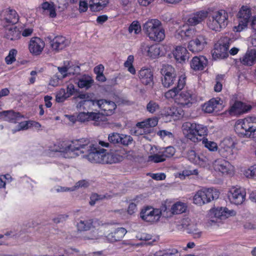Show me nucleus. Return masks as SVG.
<instances>
[{"label":"nucleus","instance_id":"0e129e2a","mask_svg":"<svg viewBox=\"0 0 256 256\" xmlns=\"http://www.w3.org/2000/svg\"><path fill=\"white\" fill-rule=\"evenodd\" d=\"M137 210V206L134 202H130L128 208V212L130 214H134Z\"/></svg>","mask_w":256,"mask_h":256},{"label":"nucleus","instance_id":"338daca9","mask_svg":"<svg viewBox=\"0 0 256 256\" xmlns=\"http://www.w3.org/2000/svg\"><path fill=\"white\" fill-rule=\"evenodd\" d=\"M134 60V57L132 55L128 56L127 60L124 62V66L126 68L132 66V64Z\"/></svg>","mask_w":256,"mask_h":256},{"label":"nucleus","instance_id":"052dcab7","mask_svg":"<svg viewBox=\"0 0 256 256\" xmlns=\"http://www.w3.org/2000/svg\"><path fill=\"white\" fill-rule=\"evenodd\" d=\"M88 8V4L86 0H80L79 12H86Z\"/></svg>","mask_w":256,"mask_h":256},{"label":"nucleus","instance_id":"69168bd1","mask_svg":"<svg viewBox=\"0 0 256 256\" xmlns=\"http://www.w3.org/2000/svg\"><path fill=\"white\" fill-rule=\"evenodd\" d=\"M104 66L102 64H98V66H96L94 69V72L95 74H100L104 73Z\"/></svg>","mask_w":256,"mask_h":256},{"label":"nucleus","instance_id":"e2e57ef3","mask_svg":"<svg viewBox=\"0 0 256 256\" xmlns=\"http://www.w3.org/2000/svg\"><path fill=\"white\" fill-rule=\"evenodd\" d=\"M69 68L66 66L58 68L59 72L58 74L60 75V77H62V78H65L67 76L66 73Z\"/></svg>","mask_w":256,"mask_h":256},{"label":"nucleus","instance_id":"13d9d810","mask_svg":"<svg viewBox=\"0 0 256 256\" xmlns=\"http://www.w3.org/2000/svg\"><path fill=\"white\" fill-rule=\"evenodd\" d=\"M62 79V78L60 77V75L58 73H56L51 78L49 84L52 86H56L59 84L60 80Z\"/></svg>","mask_w":256,"mask_h":256},{"label":"nucleus","instance_id":"09e8293b","mask_svg":"<svg viewBox=\"0 0 256 256\" xmlns=\"http://www.w3.org/2000/svg\"><path fill=\"white\" fill-rule=\"evenodd\" d=\"M160 109L159 104L154 100H150L146 105V110L150 113L154 114Z\"/></svg>","mask_w":256,"mask_h":256},{"label":"nucleus","instance_id":"dca6fc26","mask_svg":"<svg viewBox=\"0 0 256 256\" xmlns=\"http://www.w3.org/2000/svg\"><path fill=\"white\" fill-rule=\"evenodd\" d=\"M158 123L157 118H148L136 124L137 131L140 130V134H148L151 132V128L156 126Z\"/></svg>","mask_w":256,"mask_h":256},{"label":"nucleus","instance_id":"4c0bfd02","mask_svg":"<svg viewBox=\"0 0 256 256\" xmlns=\"http://www.w3.org/2000/svg\"><path fill=\"white\" fill-rule=\"evenodd\" d=\"M187 206L185 203L181 202H178L174 204L170 208V214H180L186 212Z\"/></svg>","mask_w":256,"mask_h":256},{"label":"nucleus","instance_id":"412c9836","mask_svg":"<svg viewBox=\"0 0 256 256\" xmlns=\"http://www.w3.org/2000/svg\"><path fill=\"white\" fill-rule=\"evenodd\" d=\"M21 31L16 26L9 24L4 26V38L10 40H16L21 38Z\"/></svg>","mask_w":256,"mask_h":256},{"label":"nucleus","instance_id":"4be33fe9","mask_svg":"<svg viewBox=\"0 0 256 256\" xmlns=\"http://www.w3.org/2000/svg\"><path fill=\"white\" fill-rule=\"evenodd\" d=\"M70 42L66 37L57 36L50 41V45L52 50L59 52L68 46Z\"/></svg>","mask_w":256,"mask_h":256},{"label":"nucleus","instance_id":"0eeeda50","mask_svg":"<svg viewBox=\"0 0 256 256\" xmlns=\"http://www.w3.org/2000/svg\"><path fill=\"white\" fill-rule=\"evenodd\" d=\"M220 194L219 190L214 188H202L196 192L193 198V202L202 206L218 198Z\"/></svg>","mask_w":256,"mask_h":256},{"label":"nucleus","instance_id":"6e6d98bb","mask_svg":"<svg viewBox=\"0 0 256 256\" xmlns=\"http://www.w3.org/2000/svg\"><path fill=\"white\" fill-rule=\"evenodd\" d=\"M121 134L118 133H112L108 136V140L110 142L114 144H119L120 141Z\"/></svg>","mask_w":256,"mask_h":256},{"label":"nucleus","instance_id":"de8ad7c7","mask_svg":"<svg viewBox=\"0 0 256 256\" xmlns=\"http://www.w3.org/2000/svg\"><path fill=\"white\" fill-rule=\"evenodd\" d=\"M187 158L192 163L194 164H200L199 155H197L194 150H190L188 151L187 153Z\"/></svg>","mask_w":256,"mask_h":256},{"label":"nucleus","instance_id":"79ce46f5","mask_svg":"<svg viewBox=\"0 0 256 256\" xmlns=\"http://www.w3.org/2000/svg\"><path fill=\"white\" fill-rule=\"evenodd\" d=\"M17 50L12 48L9 51L8 54L5 58V62L7 64H11L16 60Z\"/></svg>","mask_w":256,"mask_h":256},{"label":"nucleus","instance_id":"ddd939ff","mask_svg":"<svg viewBox=\"0 0 256 256\" xmlns=\"http://www.w3.org/2000/svg\"><path fill=\"white\" fill-rule=\"evenodd\" d=\"M230 101L228 112L232 116H238L245 114L252 109V106L240 100Z\"/></svg>","mask_w":256,"mask_h":256},{"label":"nucleus","instance_id":"a211bd4d","mask_svg":"<svg viewBox=\"0 0 256 256\" xmlns=\"http://www.w3.org/2000/svg\"><path fill=\"white\" fill-rule=\"evenodd\" d=\"M207 44L206 38L202 35H198L188 42V48L193 53L202 51Z\"/></svg>","mask_w":256,"mask_h":256},{"label":"nucleus","instance_id":"864d4df0","mask_svg":"<svg viewBox=\"0 0 256 256\" xmlns=\"http://www.w3.org/2000/svg\"><path fill=\"white\" fill-rule=\"evenodd\" d=\"M78 92V90L76 88L74 84L68 83L67 84L66 93L70 98Z\"/></svg>","mask_w":256,"mask_h":256},{"label":"nucleus","instance_id":"b1692460","mask_svg":"<svg viewBox=\"0 0 256 256\" xmlns=\"http://www.w3.org/2000/svg\"><path fill=\"white\" fill-rule=\"evenodd\" d=\"M138 78L140 82L145 86L153 84V72L150 68H142L138 72Z\"/></svg>","mask_w":256,"mask_h":256},{"label":"nucleus","instance_id":"ea45409f","mask_svg":"<svg viewBox=\"0 0 256 256\" xmlns=\"http://www.w3.org/2000/svg\"><path fill=\"white\" fill-rule=\"evenodd\" d=\"M195 34L194 28H191L190 26L188 28L184 27L182 29L178 30V34L182 38V39L186 38H190Z\"/></svg>","mask_w":256,"mask_h":256},{"label":"nucleus","instance_id":"58836bf2","mask_svg":"<svg viewBox=\"0 0 256 256\" xmlns=\"http://www.w3.org/2000/svg\"><path fill=\"white\" fill-rule=\"evenodd\" d=\"M42 8L44 10H48L49 11V16L50 18H54L56 16V8L53 2H43L42 4Z\"/></svg>","mask_w":256,"mask_h":256},{"label":"nucleus","instance_id":"473e14b6","mask_svg":"<svg viewBox=\"0 0 256 256\" xmlns=\"http://www.w3.org/2000/svg\"><path fill=\"white\" fill-rule=\"evenodd\" d=\"M236 214V212L234 210H229L227 208L221 207L215 210L214 216L216 218L223 220L234 216Z\"/></svg>","mask_w":256,"mask_h":256},{"label":"nucleus","instance_id":"774afa93","mask_svg":"<svg viewBox=\"0 0 256 256\" xmlns=\"http://www.w3.org/2000/svg\"><path fill=\"white\" fill-rule=\"evenodd\" d=\"M224 142L228 148H234L235 146V142L233 141L232 138H228L224 140Z\"/></svg>","mask_w":256,"mask_h":256},{"label":"nucleus","instance_id":"e433bc0d","mask_svg":"<svg viewBox=\"0 0 256 256\" xmlns=\"http://www.w3.org/2000/svg\"><path fill=\"white\" fill-rule=\"evenodd\" d=\"M108 2L107 0H91L90 8L92 12H98L106 6Z\"/></svg>","mask_w":256,"mask_h":256},{"label":"nucleus","instance_id":"a18cd8bd","mask_svg":"<svg viewBox=\"0 0 256 256\" xmlns=\"http://www.w3.org/2000/svg\"><path fill=\"white\" fill-rule=\"evenodd\" d=\"M68 98L66 93L65 89L61 88L56 94V101L57 102H63Z\"/></svg>","mask_w":256,"mask_h":256},{"label":"nucleus","instance_id":"8fccbe9b","mask_svg":"<svg viewBox=\"0 0 256 256\" xmlns=\"http://www.w3.org/2000/svg\"><path fill=\"white\" fill-rule=\"evenodd\" d=\"M141 26L138 21H134L128 27L130 33L134 32L135 34H138L141 32Z\"/></svg>","mask_w":256,"mask_h":256},{"label":"nucleus","instance_id":"680f3d73","mask_svg":"<svg viewBox=\"0 0 256 256\" xmlns=\"http://www.w3.org/2000/svg\"><path fill=\"white\" fill-rule=\"evenodd\" d=\"M152 178L156 180H162L166 178V176L164 173L152 174Z\"/></svg>","mask_w":256,"mask_h":256},{"label":"nucleus","instance_id":"c85d7f7f","mask_svg":"<svg viewBox=\"0 0 256 256\" xmlns=\"http://www.w3.org/2000/svg\"><path fill=\"white\" fill-rule=\"evenodd\" d=\"M100 118V113L94 112H80L77 116V120L80 122H88L90 120H94L98 122Z\"/></svg>","mask_w":256,"mask_h":256},{"label":"nucleus","instance_id":"c756f323","mask_svg":"<svg viewBox=\"0 0 256 256\" xmlns=\"http://www.w3.org/2000/svg\"><path fill=\"white\" fill-rule=\"evenodd\" d=\"M4 20L9 24L14 25L18 22L19 16L14 10L9 8L4 12Z\"/></svg>","mask_w":256,"mask_h":256},{"label":"nucleus","instance_id":"4d7b16f0","mask_svg":"<svg viewBox=\"0 0 256 256\" xmlns=\"http://www.w3.org/2000/svg\"><path fill=\"white\" fill-rule=\"evenodd\" d=\"M120 143L124 146H127L130 144L132 141V138L130 136L121 134Z\"/></svg>","mask_w":256,"mask_h":256},{"label":"nucleus","instance_id":"2f4dec72","mask_svg":"<svg viewBox=\"0 0 256 256\" xmlns=\"http://www.w3.org/2000/svg\"><path fill=\"white\" fill-rule=\"evenodd\" d=\"M214 18H216L220 24L224 28L228 24V14L226 11L220 10L212 14Z\"/></svg>","mask_w":256,"mask_h":256},{"label":"nucleus","instance_id":"6ab92c4d","mask_svg":"<svg viewBox=\"0 0 256 256\" xmlns=\"http://www.w3.org/2000/svg\"><path fill=\"white\" fill-rule=\"evenodd\" d=\"M223 101L220 98H212L202 106L203 110L207 113L217 112L222 108Z\"/></svg>","mask_w":256,"mask_h":256},{"label":"nucleus","instance_id":"5701e85b","mask_svg":"<svg viewBox=\"0 0 256 256\" xmlns=\"http://www.w3.org/2000/svg\"><path fill=\"white\" fill-rule=\"evenodd\" d=\"M208 59L203 56H195L190 62V68L194 71L204 70L208 65Z\"/></svg>","mask_w":256,"mask_h":256},{"label":"nucleus","instance_id":"49530a36","mask_svg":"<svg viewBox=\"0 0 256 256\" xmlns=\"http://www.w3.org/2000/svg\"><path fill=\"white\" fill-rule=\"evenodd\" d=\"M224 75L218 74L216 78V84L214 86V90L216 92H220L222 88V82L224 80Z\"/></svg>","mask_w":256,"mask_h":256},{"label":"nucleus","instance_id":"c9c22d12","mask_svg":"<svg viewBox=\"0 0 256 256\" xmlns=\"http://www.w3.org/2000/svg\"><path fill=\"white\" fill-rule=\"evenodd\" d=\"M94 82V81L90 76L84 75L78 80L77 84L80 88L88 90L92 86Z\"/></svg>","mask_w":256,"mask_h":256},{"label":"nucleus","instance_id":"393cba45","mask_svg":"<svg viewBox=\"0 0 256 256\" xmlns=\"http://www.w3.org/2000/svg\"><path fill=\"white\" fill-rule=\"evenodd\" d=\"M126 233L124 228H118L110 232L106 236V239L108 242H114L121 240Z\"/></svg>","mask_w":256,"mask_h":256},{"label":"nucleus","instance_id":"5fc2aeb1","mask_svg":"<svg viewBox=\"0 0 256 256\" xmlns=\"http://www.w3.org/2000/svg\"><path fill=\"white\" fill-rule=\"evenodd\" d=\"M148 160L156 163L163 162L166 160L162 153L161 154H154L148 156Z\"/></svg>","mask_w":256,"mask_h":256},{"label":"nucleus","instance_id":"f704fd0d","mask_svg":"<svg viewBox=\"0 0 256 256\" xmlns=\"http://www.w3.org/2000/svg\"><path fill=\"white\" fill-rule=\"evenodd\" d=\"M94 220L92 219L88 220H80L76 224V228L79 232H84L95 228L94 226Z\"/></svg>","mask_w":256,"mask_h":256},{"label":"nucleus","instance_id":"bf43d9fd","mask_svg":"<svg viewBox=\"0 0 256 256\" xmlns=\"http://www.w3.org/2000/svg\"><path fill=\"white\" fill-rule=\"evenodd\" d=\"M102 198L103 196L101 195H98L97 194H92L90 197V204L94 206L96 204V201L102 200Z\"/></svg>","mask_w":256,"mask_h":256},{"label":"nucleus","instance_id":"72a5a7b5","mask_svg":"<svg viewBox=\"0 0 256 256\" xmlns=\"http://www.w3.org/2000/svg\"><path fill=\"white\" fill-rule=\"evenodd\" d=\"M163 114L166 116H176L179 118L183 116L184 112L182 109H178L176 106L164 108L162 110Z\"/></svg>","mask_w":256,"mask_h":256},{"label":"nucleus","instance_id":"c03bdc74","mask_svg":"<svg viewBox=\"0 0 256 256\" xmlns=\"http://www.w3.org/2000/svg\"><path fill=\"white\" fill-rule=\"evenodd\" d=\"M244 174L248 178L256 180V164L250 166L245 170Z\"/></svg>","mask_w":256,"mask_h":256},{"label":"nucleus","instance_id":"2eb2a0df","mask_svg":"<svg viewBox=\"0 0 256 256\" xmlns=\"http://www.w3.org/2000/svg\"><path fill=\"white\" fill-rule=\"evenodd\" d=\"M160 214L161 212L158 209L148 206L142 210L140 217L146 222L153 223L159 220Z\"/></svg>","mask_w":256,"mask_h":256},{"label":"nucleus","instance_id":"7ed1b4c3","mask_svg":"<svg viewBox=\"0 0 256 256\" xmlns=\"http://www.w3.org/2000/svg\"><path fill=\"white\" fill-rule=\"evenodd\" d=\"M234 130L240 138H256V118L249 116L238 120L235 124Z\"/></svg>","mask_w":256,"mask_h":256},{"label":"nucleus","instance_id":"20e7f679","mask_svg":"<svg viewBox=\"0 0 256 256\" xmlns=\"http://www.w3.org/2000/svg\"><path fill=\"white\" fill-rule=\"evenodd\" d=\"M80 139L70 141H59L51 146V150L55 152H60L62 156L66 158H74L78 156L77 150L79 146H84L80 144Z\"/></svg>","mask_w":256,"mask_h":256},{"label":"nucleus","instance_id":"f8f14e48","mask_svg":"<svg viewBox=\"0 0 256 256\" xmlns=\"http://www.w3.org/2000/svg\"><path fill=\"white\" fill-rule=\"evenodd\" d=\"M251 16L250 8L246 6H242L238 14V26H234V30L236 32H241L246 28Z\"/></svg>","mask_w":256,"mask_h":256},{"label":"nucleus","instance_id":"39448f33","mask_svg":"<svg viewBox=\"0 0 256 256\" xmlns=\"http://www.w3.org/2000/svg\"><path fill=\"white\" fill-rule=\"evenodd\" d=\"M185 136L194 142L202 140L208 134L206 126L195 122H186L182 124Z\"/></svg>","mask_w":256,"mask_h":256},{"label":"nucleus","instance_id":"603ef678","mask_svg":"<svg viewBox=\"0 0 256 256\" xmlns=\"http://www.w3.org/2000/svg\"><path fill=\"white\" fill-rule=\"evenodd\" d=\"M175 149L173 146H170L166 148L164 151L162 152V155L164 156L165 160L167 158H170L172 157L174 154H175Z\"/></svg>","mask_w":256,"mask_h":256},{"label":"nucleus","instance_id":"a878e982","mask_svg":"<svg viewBox=\"0 0 256 256\" xmlns=\"http://www.w3.org/2000/svg\"><path fill=\"white\" fill-rule=\"evenodd\" d=\"M206 10H200L190 14L188 20V24L192 26H196L202 22L208 16Z\"/></svg>","mask_w":256,"mask_h":256},{"label":"nucleus","instance_id":"423d86ee","mask_svg":"<svg viewBox=\"0 0 256 256\" xmlns=\"http://www.w3.org/2000/svg\"><path fill=\"white\" fill-rule=\"evenodd\" d=\"M143 30L152 40L160 42L165 38V30L162 26V22L157 19L148 20L144 24Z\"/></svg>","mask_w":256,"mask_h":256},{"label":"nucleus","instance_id":"cd10ccee","mask_svg":"<svg viewBox=\"0 0 256 256\" xmlns=\"http://www.w3.org/2000/svg\"><path fill=\"white\" fill-rule=\"evenodd\" d=\"M172 54L176 62L182 63L188 58L187 49L182 46H176L172 52Z\"/></svg>","mask_w":256,"mask_h":256},{"label":"nucleus","instance_id":"9b49d317","mask_svg":"<svg viewBox=\"0 0 256 256\" xmlns=\"http://www.w3.org/2000/svg\"><path fill=\"white\" fill-rule=\"evenodd\" d=\"M214 170L222 175L231 176L234 174V166L228 160L222 158L216 160L212 164Z\"/></svg>","mask_w":256,"mask_h":256},{"label":"nucleus","instance_id":"a19ab883","mask_svg":"<svg viewBox=\"0 0 256 256\" xmlns=\"http://www.w3.org/2000/svg\"><path fill=\"white\" fill-rule=\"evenodd\" d=\"M207 25L208 27L212 30L214 31H220L221 28H223L216 18H214V16H210Z\"/></svg>","mask_w":256,"mask_h":256},{"label":"nucleus","instance_id":"7c9ffc66","mask_svg":"<svg viewBox=\"0 0 256 256\" xmlns=\"http://www.w3.org/2000/svg\"><path fill=\"white\" fill-rule=\"evenodd\" d=\"M24 116L20 112L13 110H4V120L9 122L16 124Z\"/></svg>","mask_w":256,"mask_h":256},{"label":"nucleus","instance_id":"aec40b11","mask_svg":"<svg viewBox=\"0 0 256 256\" xmlns=\"http://www.w3.org/2000/svg\"><path fill=\"white\" fill-rule=\"evenodd\" d=\"M45 46L44 42L40 38L34 37L31 38L29 44L30 52L36 56L40 55Z\"/></svg>","mask_w":256,"mask_h":256},{"label":"nucleus","instance_id":"4468645a","mask_svg":"<svg viewBox=\"0 0 256 256\" xmlns=\"http://www.w3.org/2000/svg\"><path fill=\"white\" fill-rule=\"evenodd\" d=\"M246 192L241 188L234 187L230 190L228 197L230 202L236 205L241 204L246 200Z\"/></svg>","mask_w":256,"mask_h":256},{"label":"nucleus","instance_id":"f3484780","mask_svg":"<svg viewBox=\"0 0 256 256\" xmlns=\"http://www.w3.org/2000/svg\"><path fill=\"white\" fill-rule=\"evenodd\" d=\"M161 48L158 44L152 45L144 44L141 46V50L144 55L152 59H155L162 56Z\"/></svg>","mask_w":256,"mask_h":256},{"label":"nucleus","instance_id":"bb28decb","mask_svg":"<svg viewBox=\"0 0 256 256\" xmlns=\"http://www.w3.org/2000/svg\"><path fill=\"white\" fill-rule=\"evenodd\" d=\"M240 62L247 66H252L256 62V50L248 49L245 54L240 58Z\"/></svg>","mask_w":256,"mask_h":256},{"label":"nucleus","instance_id":"f03ea898","mask_svg":"<svg viewBox=\"0 0 256 256\" xmlns=\"http://www.w3.org/2000/svg\"><path fill=\"white\" fill-rule=\"evenodd\" d=\"M81 146L77 150L78 156L82 155L83 158H86L92 163L98 164H112L115 162L112 160L113 155L106 152V150L100 148L98 146H94V144H90V140L88 138H80Z\"/></svg>","mask_w":256,"mask_h":256},{"label":"nucleus","instance_id":"1a4fd4ad","mask_svg":"<svg viewBox=\"0 0 256 256\" xmlns=\"http://www.w3.org/2000/svg\"><path fill=\"white\" fill-rule=\"evenodd\" d=\"M84 103L86 104L98 106L102 111V114L106 116H112L114 114L116 108V105L114 102L105 99L87 100H84Z\"/></svg>","mask_w":256,"mask_h":256},{"label":"nucleus","instance_id":"9d476101","mask_svg":"<svg viewBox=\"0 0 256 256\" xmlns=\"http://www.w3.org/2000/svg\"><path fill=\"white\" fill-rule=\"evenodd\" d=\"M230 38L228 36L222 37L214 44L212 55L216 58H224L228 56Z\"/></svg>","mask_w":256,"mask_h":256},{"label":"nucleus","instance_id":"3c124183","mask_svg":"<svg viewBox=\"0 0 256 256\" xmlns=\"http://www.w3.org/2000/svg\"><path fill=\"white\" fill-rule=\"evenodd\" d=\"M178 253V250L176 248H172L167 250L164 252H157L154 256H176Z\"/></svg>","mask_w":256,"mask_h":256},{"label":"nucleus","instance_id":"37998d69","mask_svg":"<svg viewBox=\"0 0 256 256\" xmlns=\"http://www.w3.org/2000/svg\"><path fill=\"white\" fill-rule=\"evenodd\" d=\"M202 143L204 144V146L210 151L216 152L218 150V146L217 144L214 142L208 140L207 138H204L202 140Z\"/></svg>","mask_w":256,"mask_h":256},{"label":"nucleus","instance_id":"6e6552de","mask_svg":"<svg viewBox=\"0 0 256 256\" xmlns=\"http://www.w3.org/2000/svg\"><path fill=\"white\" fill-rule=\"evenodd\" d=\"M160 72L162 74V82L165 88H169L174 84H177L176 74L174 68L170 64H165L162 66Z\"/></svg>","mask_w":256,"mask_h":256},{"label":"nucleus","instance_id":"f257e3e1","mask_svg":"<svg viewBox=\"0 0 256 256\" xmlns=\"http://www.w3.org/2000/svg\"><path fill=\"white\" fill-rule=\"evenodd\" d=\"M186 76L182 74L178 77L177 84L164 93L165 98L172 100L182 108H190L197 101L196 96L190 90H182L186 84Z\"/></svg>","mask_w":256,"mask_h":256}]
</instances>
